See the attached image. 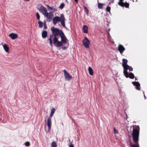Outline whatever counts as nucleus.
<instances>
[{"label":"nucleus","mask_w":147,"mask_h":147,"mask_svg":"<svg viewBox=\"0 0 147 147\" xmlns=\"http://www.w3.org/2000/svg\"><path fill=\"white\" fill-rule=\"evenodd\" d=\"M128 134L129 138L132 137L133 140L134 142L138 141L139 137L140 127L139 125H133L130 127H128L127 128Z\"/></svg>","instance_id":"f257e3e1"},{"label":"nucleus","mask_w":147,"mask_h":147,"mask_svg":"<svg viewBox=\"0 0 147 147\" xmlns=\"http://www.w3.org/2000/svg\"><path fill=\"white\" fill-rule=\"evenodd\" d=\"M53 35L54 36V38L53 39V44L55 46L57 47H60L62 45V43L61 41H58L59 38V34L58 29L55 28L54 27H52L51 28Z\"/></svg>","instance_id":"f03ea898"},{"label":"nucleus","mask_w":147,"mask_h":147,"mask_svg":"<svg viewBox=\"0 0 147 147\" xmlns=\"http://www.w3.org/2000/svg\"><path fill=\"white\" fill-rule=\"evenodd\" d=\"M65 19L63 14H61L60 17L55 16L53 19V22L54 25H56L58 22H60L62 26L63 27H65Z\"/></svg>","instance_id":"7ed1b4c3"},{"label":"nucleus","mask_w":147,"mask_h":147,"mask_svg":"<svg viewBox=\"0 0 147 147\" xmlns=\"http://www.w3.org/2000/svg\"><path fill=\"white\" fill-rule=\"evenodd\" d=\"M45 17H46L49 19H51L53 16L54 14L52 12L48 13L47 8L44 7L40 11Z\"/></svg>","instance_id":"20e7f679"},{"label":"nucleus","mask_w":147,"mask_h":147,"mask_svg":"<svg viewBox=\"0 0 147 147\" xmlns=\"http://www.w3.org/2000/svg\"><path fill=\"white\" fill-rule=\"evenodd\" d=\"M58 30L59 34V38L60 37L61 38V42L62 43H66L67 39L65 36V35L63 32L61 30H60L58 29Z\"/></svg>","instance_id":"39448f33"},{"label":"nucleus","mask_w":147,"mask_h":147,"mask_svg":"<svg viewBox=\"0 0 147 147\" xmlns=\"http://www.w3.org/2000/svg\"><path fill=\"white\" fill-rule=\"evenodd\" d=\"M128 69H129L130 71H132L133 70V68L131 66L128 65H126V66L124 68L123 74L126 78L128 77V73L127 71Z\"/></svg>","instance_id":"423d86ee"},{"label":"nucleus","mask_w":147,"mask_h":147,"mask_svg":"<svg viewBox=\"0 0 147 147\" xmlns=\"http://www.w3.org/2000/svg\"><path fill=\"white\" fill-rule=\"evenodd\" d=\"M139 141V138H138V141L136 142H134V140L133 141L134 143L133 144V142L130 140H129L127 143V144L129 145L130 147H139V144L138 143Z\"/></svg>","instance_id":"0eeeda50"},{"label":"nucleus","mask_w":147,"mask_h":147,"mask_svg":"<svg viewBox=\"0 0 147 147\" xmlns=\"http://www.w3.org/2000/svg\"><path fill=\"white\" fill-rule=\"evenodd\" d=\"M63 71L64 73V76L65 79L68 81H70L72 79V77L70 75L69 73L65 69L63 70Z\"/></svg>","instance_id":"6e6552de"},{"label":"nucleus","mask_w":147,"mask_h":147,"mask_svg":"<svg viewBox=\"0 0 147 147\" xmlns=\"http://www.w3.org/2000/svg\"><path fill=\"white\" fill-rule=\"evenodd\" d=\"M83 45L86 48H88L90 43V42L88 38L85 37L82 41Z\"/></svg>","instance_id":"1a4fd4ad"},{"label":"nucleus","mask_w":147,"mask_h":147,"mask_svg":"<svg viewBox=\"0 0 147 147\" xmlns=\"http://www.w3.org/2000/svg\"><path fill=\"white\" fill-rule=\"evenodd\" d=\"M47 125L48 126V129L47 130L46 129L45 130L46 132H48L50 131L51 129V119L50 118H48L47 120ZM45 128H46V125H45Z\"/></svg>","instance_id":"9d476101"},{"label":"nucleus","mask_w":147,"mask_h":147,"mask_svg":"<svg viewBox=\"0 0 147 147\" xmlns=\"http://www.w3.org/2000/svg\"><path fill=\"white\" fill-rule=\"evenodd\" d=\"M132 83L134 86H136V89L138 90H140V84L139 82H133Z\"/></svg>","instance_id":"9b49d317"},{"label":"nucleus","mask_w":147,"mask_h":147,"mask_svg":"<svg viewBox=\"0 0 147 147\" xmlns=\"http://www.w3.org/2000/svg\"><path fill=\"white\" fill-rule=\"evenodd\" d=\"M125 50L124 47L122 45H119L118 47V50L120 53L122 54Z\"/></svg>","instance_id":"f8f14e48"},{"label":"nucleus","mask_w":147,"mask_h":147,"mask_svg":"<svg viewBox=\"0 0 147 147\" xmlns=\"http://www.w3.org/2000/svg\"><path fill=\"white\" fill-rule=\"evenodd\" d=\"M46 6L47 7L49 11H52V12L53 13V12H55L57 11V9L55 8H54L52 7H51L48 5H47Z\"/></svg>","instance_id":"ddd939ff"},{"label":"nucleus","mask_w":147,"mask_h":147,"mask_svg":"<svg viewBox=\"0 0 147 147\" xmlns=\"http://www.w3.org/2000/svg\"><path fill=\"white\" fill-rule=\"evenodd\" d=\"M9 37L11 38L13 40L15 39L18 37L17 34L13 33L10 34L9 35Z\"/></svg>","instance_id":"4468645a"},{"label":"nucleus","mask_w":147,"mask_h":147,"mask_svg":"<svg viewBox=\"0 0 147 147\" xmlns=\"http://www.w3.org/2000/svg\"><path fill=\"white\" fill-rule=\"evenodd\" d=\"M83 31L84 33H87L88 32V27L87 26L84 25L82 28Z\"/></svg>","instance_id":"2eb2a0df"},{"label":"nucleus","mask_w":147,"mask_h":147,"mask_svg":"<svg viewBox=\"0 0 147 147\" xmlns=\"http://www.w3.org/2000/svg\"><path fill=\"white\" fill-rule=\"evenodd\" d=\"M3 46L4 50L6 52H8L9 50V48L8 47L7 45L6 44H4L3 45Z\"/></svg>","instance_id":"dca6fc26"},{"label":"nucleus","mask_w":147,"mask_h":147,"mask_svg":"<svg viewBox=\"0 0 147 147\" xmlns=\"http://www.w3.org/2000/svg\"><path fill=\"white\" fill-rule=\"evenodd\" d=\"M52 36L51 35L49 38H48V42H49L50 44L51 45V47H53V42L52 40Z\"/></svg>","instance_id":"f3484780"},{"label":"nucleus","mask_w":147,"mask_h":147,"mask_svg":"<svg viewBox=\"0 0 147 147\" xmlns=\"http://www.w3.org/2000/svg\"><path fill=\"white\" fill-rule=\"evenodd\" d=\"M123 62L122 66L123 68H124L126 66V65H127V60L126 59H123Z\"/></svg>","instance_id":"a211bd4d"},{"label":"nucleus","mask_w":147,"mask_h":147,"mask_svg":"<svg viewBox=\"0 0 147 147\" xmlns=\"http://www.w3.org/2000/svg\"><path fill=\"white\" fill-rule=\"evenodd\" d=\"M42 35L43 38H46L47 35V32L46 31H44L42 33Z\"/></svg>","instance_id":"6ab92c4d"},{"label":"nucleus","mask_w":147,"mask_h":147,"mask_svg":"<svg viewBox=\"0 0 147 147\" xmlns=\"http://www.w3.org/2000/svg\"><path fill=\"white\" fill-rule=\"evenodd\" d=\"M88 71L89 73V74L90 75H92L93 74V70L92 69V68L90 67H88Z\"/></svg>","instance_id":"aec40b11"},{"label":"nucleus","mask_w":147,"mask_h":147,"mask_svg":"<svg viewBox=\"0 0 147 147\" xmlns=\"http://www.w3.org/2000/svg\"><path fill=\"white\" fill-rule=\"evenodd\" d=\"M121 5L123 6H121V7H124L125 6V7L126 8H128L129 6V3H124L123 2H122L121 3Z\"/></svg>","instance_id":"412c9836"},{"label":"nucleus","mask_w":147,"mask_h":147,"mask_svg":"<svg viewBox=\"0 0 147 147\" xmlns=\"http://www.w3.org/2000/svg\"><path fill=\"white\" fill-rule=\"evenodd\" d=\"M55 108H53L52 109L51 111L50 116V117H51L53 116V114H54V113H55Z\"/></svg>","instance_id":"4be33fe9"},{"label":"nucleus","mask_w":147,"mask_h":147,"mask_svg":"<svg viewBox=\"0 0 147 147\" xmlns=\"http://www.w3.org/2000/svg\"><path fill=\"white\" fill-rule=\"evenodd\" d=\"M131 79H133L134 78V76L133 74L131 72H130L129 74H128V77Z\"/></svg>","instance_id":"5701e85b"},{"label":"nucleus","mask_w":147,"mask_h":147,"mask_svg":"<svg viewBox=\"0 0 147 147\" xmlns=\"http://www.w3.org/2000/svg\"><path fill=\"white\" fill-rule=\"evenodd\" d=\"M44 7V6H43L42 5H39L38 6V9L39 11H40L41 9H42Z\"/></svg>","instance_id":"b1692460"},{"label":"nucleus","mask_w":147,"mask_h":147,"mask_svg":"<svg viewBox=\"0 0 147 147\" xmlns=\"http://www.w3.org/2000/svg\"><path fill=\"white\" fill-rule=\"evenodd\" d=\"M38 24H39V27L40 28H41L43 26V23L42 22L39 21L38 22Z\"/></svg>","instance_id":"393cba45"},{"label":"nucleus","mask_w":147,"mask_h":147,"mask_svg":"<svg viewBox=\"0 0 147 147\" xmlns=\"http://www.w3.org/2000/svg\"><path fill=\"white\" fill-rule=\"evenodd\" d=\"M57 146V144L56 142H53L52 143L51 145V147H56Z\"/></svg>","instance_id":"a878e982"},{"label":"nucleus","mask_w":147,"mask_h":147,"mask_svg":"<svg viewBox=\"0 0 147 147\" xmlns=\"http://www.w3.org/2000/svg\"><path fill=\"white\" fill-rule=\"evenodd\" d=\"M64 3H62L59 6V7L61 9H63V7H64Z\"/></svg>","instance_id":"bb28decb"},{"label":"nucleus","mask_w":147,"mask_h":147,"mask_svg":"<svg viewBox=\"0 0 147 147\" xmlns=\"http://www.w3.org/2000/svg\"><path fill=\"white\" fill-rule=\"evenodd\" d=\"M103 4L102 3H98V7L99 9H101L103 7Z\"/></svg>","instance_id":"cd10ccee"},{"label":"nucleus","mask_w":147,"mask_h":147,"mask_svg":"<svg viewBox=\"0 0 147 147\" xmlns=\"http://www.w3.org/2000/svg\"><path fill=\"white\" fill-rule=\"evenodd\" d=\"M84 9L86 13L88 15V12H89V11H88V9L86 7H85V6L84 7Z\"/></svg>","instance_id":"c85d7f7f"},{"label":"nucleus","mask_w":147,"mask_h":147,"mask_svg":"<svg viewBox=\"0 0 147 147\" xmlns=\"http://www.w3.org/2000/svg\"><path fill=\"white\" fill-rule=\"evenodd\" d=\"M111 9L110 7L109 6L107 7L106 8V10L108 12H110V10Z\"/></svg>","instance_id":"c756f323"},{"label":"nucleus","mask_w":147,"mask_h":147,"mask_svg":"<svg viewBox=\"0 0 147 147\" xmlns=\"http://www.w3.org/2000/svg\"><path fill=\"white\" fill-rule=\"evenodd\" d=\"M119 1L118 2V4L120 6H123L121 5V3L123 2V1L124 0H119Z\"/></svg>","instance_id":"7c9ffc66"},{"label":"nucleus","mask_w":147,"mask_h":147,"mask_svg":"<svg viewBox=\"0 0 147 147\" xmlns=\"http://www.w3.org/2000/svg\"><path fill=\"white\" fill-rule=\"evenodd\" d=\"M24 144L25 145V146H29L30 145V142H26Z\"/></svg>","instance_id":"2f4dec72"},{"label":"nucleus","mask_w":147,"mask_h":147,"mask_svg":"<svg viewBox=\"0 0 147 147\" xmlns=\"http://www.w3.org/2000/svg\"><path fill=\"white\" fill-rule=\"evenodd\" d=\"M36 16L37 19L38 20H39L40 18V15H39L38 13V12L36 13Z\"/></svg>","instance_id":"473e14b6"},{"label":"nucleus","mask_w":147,"mask_h":147,"mask_svg":"<svg viewBox=\"0 0 147 147\" xmlns=\"http://www.w3.org/2000/svg\"><path fill=\"white\" fill-rule=\"evenodd\" d=\"M114 133L115 134H117L118 133V131L116 129L115 127L114 128Z\"/></svg>","instance_id":"72a5a7b5"},{"label":"nucleus","mask_w":147,"mask_h":147,"mask_svg":"<svg viewBox=\"0 0 147 147\" xmlns=\"http://www.w3.org/2000/svg\"><path fill=\"white\" fill-rule=\"evenodd\" d=\"M44 28L45 29H47V27L46 23L44 24Z\"/></svg>","instance_id":"f704fd0d"},{"label":"nucleus","mask_w":147,"mask_h":147,"mask_svg":"<svg viewBox=\"0 0 147 147\" xmlns=\"http://www.w3.org/2000/svg\"><path fill=\"white\" fill-rule=\"evenodd\" d=\"M67 47H62V49H63V50H65L67 49Z\"/></svg>","instance_id":"c9c22d12"},{"label":"nucleus","mask_w":147,"mask_h":147,"mask_svg":"<svg viewBox=\"0 0 147 147\" xmlns=\"http://www.w3.org/2000/svg\"><path fill=\"white\" fill-rule=\"evenodd\" d=\"M69 147H74L73 145L72 144H70L69 145Z\"/></svg>","instance_id":"e433bc0d"},{"label":"nucleus","mask_w":147,"mask_h":147,"mask_svg":"<svg viewBox=\"0 0 147 147\" xmlns=\"http://www.w3.org/2000/svg\"><path fill=\"white\" fill-rule=\"evenodd\" d=\"M114 2V0H111V1H110V2L111 3H113Z\"/></svg>","instance_id":"4c0bfd02"},{"label":"nucleus","mask_w":147,"mask_h":147,"mask_svg":"<svg viewBox=\"0 0 147 147\" xmlns=\"http://www.w3.org/2000/svg\"><path fill=\"white\" fill-rule=\"evenodd\" d=\"M143 92V93L144 94V97L145 98V99H146V96H145V94H144V91Z\"/></svg>","instance_id":"58836bf2"},{"label":"nucleus","mask_w":147,"mask_h":147,"mask_svg":"<svg viewBox=\"0 0 147 147\" xmlns=\"http://www.w3.org/2000/svg\"><path fill=\"white\" fill-rule=\"evenodd\" d=\"M74 1L76 2V3H78V0H74Z\"/></svg>","instance_id":"ea45409f"},{"label":"nucleus","mask_w":147,"mask_h":147,"mask_svg":"<svg viewBox=\"0 0 147 147\" xmlns=\"http://www.w3.org/2000/svg\"><path fill=\"white\" fill-rule=\"evenodd\" d=\"M137 80V79L136 78H135V80Z\"/></svg>","instance_id":"a19ab883"},{"label":"nucleus","mask_w":147,"mask_h":147,"mask_svg":"<svg viewBox=\"0 0 147 147\" xmlns=\"http://www.w3.org/2000/svg\"><path fill=\"white\" fill-rule=\"evenodd\" d=\"M108 30H109H109H110V29H108Z\"/></svg>","instance_id":"79ce46f5"},{"label":"nucleus","mask_w":147,"mask_h":147,"mask_svg":"<svg viewBox=\"0 0 147 147\" xmlns=\"http://www.w3.org/2000/svg\"><path fill=\"white\" fill-rule=\"evenodd\" d=\"M108 34L109 35V33H108Z\"/></svg>","instance_id":"37998d69"}]
</instances>
